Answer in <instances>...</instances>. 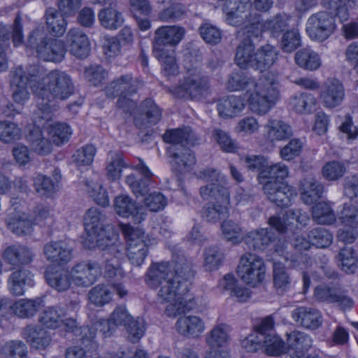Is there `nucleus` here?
Wrapping results in <instances>:
<instances>
[{
  "label": "nucleus",
  "instance_id": "nucleus-15",
  "mask_svg": "<svg viewBox=\"0 0 358 358\" xmlns=\"http://www.w3.org/2000/svg\"><path fill=\"white\" fill-rule=\"evenodd\" d=\"M315 299L320 302L336 303L343 310L351 309L355 304L348 292L337 285H320L315 288Z\"/></svg>",
  "mask_w": 358,
  "mask_h": 358
},
{
  "label": "nucleus",
  "instance_id": "nucleus-33",
  "mask_svg": "<svg viewBox=\"0 0 358 358\" xmlns=\"http://www.w3.org/2000/svg\"><path fill=\"white\" fill-rule=\"evenodd\" d=\"M299 192L302 201L311 205L322 198L324 187L315 178L308 177L301 180Z\"/></svg>",
  "mask_w": 358,
  "mask_h": 358
},
{
  "label": "nucleus",
  "instance_id": "nucleus-11",
  "mask_svg": "<svg viewBox=\"0 0 358 358\" xmlns=\"http://www.w3.org/2000/svg\"><path fill=\"white\" fill-rule=\"evenodd\" d=\"M237 273L245 284L255 287L264 279L266 273L264 262L257 255L246 252L240 259Z\"/></svg>",
  "mask_w": 358,
  "mask_h": 358
},
{
  "label": "nucleus",
  "instance_id": "nucleus-10",
  "mask_svg": "<svg viewBox=\"0 0 358 358\" xmlns=\"http://www.w3.org/2000/svg\"><path fill=\"white\" fill-rule=\"evenodd\" d=\"M41 73L36 66H29L24 71L21 66H19L10 72V87L13 101L19 104H24L29 99V93L27 90L28 85L33 89L34 82H38Z\"/></svg>",
  "mask_w": 358,
  "mask_h": 358
},
{
  "label": "nucleus",
  "instance_id": "nucleus-9",
  "mask_svg": "<svg viewBox=\"0 0 358 358\" xmlns=\"http://www.w3.org/2000/svg\"><path fill=\"white\" fill-rule=\"evenodd\" d=\"M43 29L36 28L31 33L27 43L32 48L36 49L38 57L47 62H59L66 53L64 43L62 41L43 38Z\"/></svg>",
  "mask_w": 358,
  "mask_h": 358
},
{
  "label": "nucleus",
  "instance_id": "nucleus-46",
  "mask_svg": "<svg viewBox=\"0 0 358 358\" xmlns=\"http://www.w3.org/2000/svg\"><path fill=\"white\" fill-rule=\"evenodd\" d=\"M46 25L48 31L54 36H63L66 29L67 22L64 15L53 8H49L45 12Z\"/></svg>",
  "mask_w": 358,
  "mask_h": 358
},
{
  "label": "nucleus",
  "instance_id": "nucleus-30",
  "mask_svg": "<svg viewBox=\"0 0 358 358\" xmlns=\"http://www.w3.org/2000/svg\"><path fill=\"white\" fill-rule=\"evenodd\" d=\"M292 317L299 325L308 329H316L322 323L320 312L313 308L300 306L292 312Z\"/></svg>",
  "mask_w": 358,
  "mask_h": 358
},
{
  "label": "nucleus",
  "instance_id": "nucleus-48",
  "mask_svg": "<svg viewBox=\"0 0 358 358\" xmlns=\"http://www.w3.org/2000/svg\"><path fill=\"white\" fill-rule=\"evenodd\" d=\"M64 313L57 307H48L38 317V322L45 328L57 329L63 327Z\"/></svg>",
  "mask_w": 358,
  "mask_h": 358
},
{
  "label": "nucleus",
  "instance_id": "nucleus-23",
  "mask_svg": "<svg viewBox=\"0 0 358 358\" xmlns=\"http://www.w3.org/2000/svg\"><path fill=\"white\" fill-rule=\"evenodd\" d=\"M345 97V90L337 79L329 78L322 86L320 99L326 108H334L341 104Z\"/></svg>",
  "mask_w": 358,
  "mask_h": 358
},
{
  "label": "nucleus",
  "instance_id": "nucleus-57",
  "mask_svg": "<svg viewBox=\"0 0 358 358\" xmlns=\"http://www.w3.org/2000/svg\"><path fill=\"white\" fill-rule=\"evenodd\" d=\"M10 31L0 23V73L8 69V52L10 50Z\"/></svg>",
  "mask_w": 358,
  "mask_h": 358
},
{
  "label": "nucleus",
  "instance_id": "nucleus-34",
  "mask_svg": "<svg viewBox=\"0 0 358 358\" xmlns=\"http://www.w3.org/2000/svg\"><path fill=\"white\" fill-rule=\"evenodd\" d=\"M266 139L275 143L285 141L293 136L292 127L287 122L277 119H269L264 125Z\"/></svg>",
  "mask_w": 358,
  "mask_h": 358
},
{
  "label": "nucleus",
  "instance_id": "nucleus-26",
  "mask_svg": "<svg viewBox=\"0 0 358 358\" xmlns=\"http://www.w3.org/2000/svg\"><path fill=\"white\" fill-rule=\"evenodd\" d=\"M66 41L70 52L80 59L86 58L90 52V43L84 31L74 27L69 29L66 34Z\"/></svg>",
  "mask_w": 358,
  "mask_h": 358
},
{
  "label": "nucleus",
  "instance_id": "nucleus-28",
  "mask_svg": "<svg viewBox=\"0 0 358 358\" xmlns=\"http://www.w3.org/2000/svg\"><path fill=\"white\" fill-rule=\"evenodd\" d=\"M44 306V301L41 297L34 299H20L11 305L8 302V307L14 315L22 319H29L34 317Z\"/></svg>",
  "mask_w": 358,
  "mask_h": 358
},
{
  "label": "nucleus",
  "instance_id": "nucleus-12",
  "mask_svg": "<svg viewBox=\"0 0 358 358\" xmlns=\"http://www.w3.org/2000/svg\"><path fill=\"white\" fill-rule=\"evenodd\" d=\"M102 266L94 259L76 262L70 269L72 283L77 287L87 288L96 283L102 275Z\"/></svg>",
  "mask_w": 358,
  "mask_h": 358
},
{
  "label": "nucleus",
  "instance_id": "nucleus-42",
  "mask_svg": "<svg viewBox=\"0 0 358 358\" xmlns=\"http://www.w3.org/2000/svg\"><path fill=\"white\" fill-rule=\"evenodd\" d=\"M294 60L297 66L309 71H316L322 65L319 54L308 47L298 50L294 55Z\"/></svg>",
  "mask_w": 358,
  "mask_h": 358
},
{
  "label": "nucleus",
  "instance_id": "nucleus-47",
  "mask_svg": "<svg viewBox=\"0 0 358 358\" xmlns=\"http://www.w3.org/2000/svg\"><path fill=\"white\" fill-rule=\"evenodd\" d=\"M311 215L313 220L318 224L329 225L336 220V214L330 203L320 201L312 207Z\"/></svg>",
  "mask_w": 358,
  "mask_h": 358
},
{
  "label": "nucleus",
  "instance_id": "nucleus-45",
  "mask_svg": "<svg viewBox=\"0 0 358 358\" xmlns=\"http://www.w3.org/2000/svg\"><path fill=\"white\" fill-rule=\"evenodd\" d=\"M115 330V325L109 318L108 320L99 319L92 327H84L81 332L85 335L83 336V339L91 343L95 338L96 331H99L104 337H108L113 334Z\"/></svg>",
  "mask_w": 358,
  "mask_h": 358
},
{
  "label": "nucleus",
  "instance_id": "nucleus-44",
  "mask_svg": "<svg viewBox=\"0 0 358 358\" xmlns=\"http://www.w3.org/2000/svg\"><path fill=\"white\" fill-rule=\"evenodd\" d=\"M127 167L120 152H110L106 163V177L110 181H117L122 177V169Z\"/></svg>",
  "mask_w": 358,
  "mask_h": 358
},
{
  "label": "nucleus",
  "instance_id": "nucleus-21",
  "mask_svg": "<svg viewBox=\"0 0 358 358\" xmlns=\"http://www.w3.org/2000/svg\"><path fill=\"white\" fill-rule=\"evenodd\" d=\"M141 175L137 177L134 174H130L125 178V182L130 187L136 196H143L148 193L151 185L152 173L142 160L134 166Z\"/></svg>",
  "mask_w": 358,
  "mask_h": 358
},
{
  "label": "nucleus",
  "instance_id": "nucleus-3",
  "mask_svg": "<svg viewBox=\"0 0 358 358\" xmlns=\"http://www.w3.org/2000/svg\"><path fill=\"white\" fill-rule=\"evenodd\" d=\"M32 87L38 98L36 115L43 114V117L46 119H52L55 110L52 102L65 100L74 92L71 77L66 72L57 69L50 71L42 78V83ZM36 117L38 118V115Z\"/></svg>",
  "mask_w": 358,
  "mask_h": 358
},
{
  "label": "nucleus",
  "instance_id": "nucleus-1",
  "mask_svg": "<svg viewBox=\"0 0 358 358\" xmlns=\"http://www.w3.org/2000/svg\"><path fill=\"white\" fill-rule=\"evenodd\" d=\"M278 78L273 72H266L258 80L244 73L233 72L229 76L227 88L230 91H246L248 103L255 114H266L275 104L279 91Z\"/></svg>",
  "mask_w": 358,
  "mask_h": 358
},
{
  "label": "nucleus",
  "instance_id": "nucleus-4",
  "mask_svg": "<svg viewBox=\"0 0 358 358\" xmlns=\"http://www.w3.org/2000/svg\"><path fill=\"white\" fill-rule=\"evenodd\" d=\"M165 143L171 144L166 153L173 168L180 173L189 171L196 163L195 157L187 145L199 143V138L190 127L168 129L163 135Z\"/></svg>",
  "mask_w": 358,
  "mask_h": 358
},
{
  "label": "nucleus",
  "instance_id": "nucleus-16",
  "mask_svg": "<svg viewBox=\"0 0 358 358\" xmlns=\"http://www.w3.org/2000/svg\"><path fill=\"white\" fill-rule=\"evenodd\" d=\"M108 243L109 245L105 248H100L102 250H107L104 262V274L107 278L119 280L125 275L121 266L124 256V246L120 242L118 236L115 243Z\"/></svg>",
  "mask_w": 358,
  "mask_h": 358
},
{
  "label": "nucleus",
  "instance_id": "nucleus-6",
  "mask_svg": "<svg viewBox=\"0 0 358 358\" xmlns=\"http://www.w3.org/2000/svg\"><path fill=\"white\" fill-rule=\"evenodd\" d=\"M105 215L97 208H91L84 217L85 229L87 237L84 245L89 249L98 247L105 248L108 241L115 243L117 233L110 225H105Z\"/></svg>",
  "mask_w": 358,
  "mask_h": 358
},
{
  "label": "nucleus",
  "instance_id": "nucleus-14",
  "mask_svg": "<svg viewBox=\"0 0 358 358\" xmlns=\"http://www.w3.org/2000/svg\"><path fill=\"white\" fill-rule=\"evenodd\" d=\"M185 30L183 27L172 26H161L155 31L152 41V52L154 57H161V52L164 51H174L173 48L183 38Z\"/></svg>",
  "mask_w": 358,
  "mask_h": 358
},
{
  "label": "nucleus",
  "instance_id": "nucleus-43",
  "mask_svg": "<svg viewBox=\"0 0 358 358\" xmlns=\"http://www.w3.org/2000/svg\"><path fill=\"white\" fill-rule=\"evenodd\" d=\"M141 115L145 117L146 122H141L138 118H135V124L139 127H145L147 124H156L162 118V110L151 99H146L141 105Z\"/></svg>",
  "mask_w": 358,
  "mask_h": 358
},
{
  "label": "nucleus",
  "instance_id": "nucleus-63",
  "mask_svg": "<svg viewBox=\"0 0 358 358\" xmlns=\"http://www.w3.org/2000/svg\"><path fill=\"white\" fill-rule=\"evenodd\" d=\"M96 152V149L93 145H86L78 149L72 155L73 162L78 166L90 165L94 160Z\"/></svg>",
  "mask_w": 358,
  "mask_h": 358
},
{
  "label": "nucleus",
  "instance_id": "nucleus-64",
  "mask_svg": "<svg viewBox=\"0 0 358 358\" xmlns=\"http://www.w3.org/2000/svg\"><path fill=\"white\" fill-rule=\"evenodd\" d=\"M21 129L14 122L9 121L0 122V140L9 143L18 140L21 136Z\"/></svg>",
  "mask_w": 358,
  "mask_h": 358
},
{
  "label": "nucleus",
  "instance_id": "nucleus-60",
  "mask_svg": "<svg viewBox=\"0 0 358 358\" xmlns=\"http://www.w3.org/2000/svg\"><path fill=\"white\" fill-rule=\"evenodd\" d=\"M161 57H155L162 66V72L165 76H176L178 66L176 60L175 51H164L161 52Z\"/></svg>",
  "mask_w": 358,
  "mask_h": 358
},
{
  "label": "nucleus",
  "instance_id": "nucleus-29",
  "mask_svg": "<svg viewBox=\"0 0 358 358\" xmlns=\"http://www.w3.org/2000/svg\"><path fill=\"white\" fill-rule=\"evenodd\" d=\"M101 8L98 13V20L104 29L114 31L117 30L124 24L123 13L118 9L115 0Z\"/></svg>",
  "mask_w": 358,
  "mask_h": 358
},
{
  "label": "nucleus",
  "instance_id": "nucleus-27",
  "mask_svg": "<svg viewBox=\"0 0 358 358\" xmlns=\"http://www.w3.org/2000/svg\"><path fill=\"white\" fill-rule=\"evenodd\" d=\"M34 284V275L25 268L13 271L7 280L9 292L16 296L24 295L27 287H32Z\"/></svg>",
  "mask_w": 358,
  "mask_h": 358
},
{
  "label": "nucleus",
  "instance_id": "nucleus-39",
  "mask_svg": "<svg viewBox=\"0 0 358 358\" xmlns=\"http://www.w3.org/2000/svg\"><path fill=\"white\" fill-rule=\"evenodd\" d=\"M278 59V51L276 48L266 43L259 48L256 51L253 69L262 72L274 65Z\"/></svg>",
  "mask_w": 358,
  "mask_h": 358
},
{
  "label": "nucleus",
  "instance_id": "nucleus-40",
  "mask_svg": "<svg viewBox=\"0 0 358 358\" xmlns=\"http://www.w3.org/2000/svg\"><path fill=\"white\" fill-rule=\"evenodd\" d=\"M255 45L248 38H243L236 48V64L242 69L254 68Z\"/></svg>",
  "mask_w": 358,
  "mask_h": 358
},
{
  "label": "nucleus",
  "instance_id": "nucleus-32",
  "mask_svg": "<svg viewBox=\"0 0 358 358\" xmlns=\"http://www.w3.org/2000/svg\"><path fill=\"white\" fill-rule=\"evenodd\" d=\"M287 341L289 345L287 358H301L311 348L313 343V340L308 334L299 331H294L289 334Z\"/></svg>",
  "mask_w": 358,
  "mask_h": 358
},
{
  "label": "nucleus",
  "instance_id": "nucleus-56",
  "mask_svg": "<svg viewBox=\"0 0 358 358\" xmlns=\"http://www.w3.org/2000/svg\"><path fill=\"white\" fill-rule=\"evenodd\" d=\"M49 134L52 138L53 143L59 145L67 142L71 134V129L69 125L65 123H55L46 127Z\"/></svg>",
  "mask_w": 358,
  "mask_h": 358
},
{
  "label": "nucleus",
  "instance_id": "nucleus-50",
  "mask_svg": "<svg viewBox=\"0 0 358 358\" xmlns=\"http://www.w3.org/2000/svg\"><path fill=\"white\" fill-rule=\"evenodd\" d=\"M316 104L315 96L310 93H301L292 97L290 106L294 111L301 114L311 113Z\"/></svg>",
  "mask_w": 358,
  "mask_h": 358
},
{
  "label": "nucleus",
  "instance_id": "nucleus-58",
  "mask_svg": "<svg viewBox=\"0 0 358 358\" xmlns=\"http://www.w3.org/2000/svg\"><path fill=\"white\" fill-rule=\"evenodd\" d=\"M273 283L277 291L283 294L291 286V279L285 267L278 263L273 265Z\"/></svg>",
  "mask_w": 358,
  "mask_h": 358
},
{
  "label": "nucleus",
  "instance_id": "nucleus-2",
  "mask_svg": "<svg viewBox=\"0 0 358 358\" xmlns=\"http://www.w3.org/2000/svg\"><path fill=\"white\" fill-rule=\"evenodd\" d=\"M145 282L149 287L158 289L157 299L160 303H169L165 310L167 316L176 317L187 310L184 296L189 288L175 279L166 262L152 264L147 271Z\"/></svg>",
  "mask_w": 358,
  "mask_h": 358
},
{
  "label": "nucleus",
  "instance_id": "nucleus-17",
  "mask_svg": "<svg viewBox=\"0 0 358 358\" xmlns=\"http://www.w3.org/2000/svg\"><path fill=\"white\" fill-rule=\"evenodd\" d=\"M36 113L37 110H35L32 116L34 127L29 130L27 140L33 151L45 155L52 151V144L49 139L44 136L43 129H46L47 124L52 119L43 118V114L38 115L37 118Z\"/></svg>",
  "mask_w": 358,
  "mask_h": 358
},
{
  "label": "nucleus",
  "instance_id": "nucleus-31",
  "mask_svg": "<svg viewBox=\"0 0 358 358\" xmlns=\"http://www.w3.org/2000/svg\"><path fill=\"white\" fill-rule=\"evenodd\" d=\"M275 240V236L270 228L252 230L243 238L249 249L260 251L266 250Z\"/></svg>",
  "mask_w": 358,
  "mask_h": 358
},
{
  "label": "nucleus",
  "instance_id": "nucleus-7",
  "mask_svg": "<svg viewBox=\"0 0 358 358\" xmlns=\"http://www.w3.org/2000/svg\"><path fill=\"white\" fill-rule=\"evenodd\" d=\"M203 199H211L202 210V217L208 222L217 223L229 216L230 192L224 185H205L200 188Z\"/></svg>",
  "mask_w": 358,
  "mask_h": 358
},
{
  "label": "nucleus",
  "instance_id": "nucleus-19",
  "mask_svg": "<svg viewBox=\"0 0 358 358\" xmlns=\"http://www.w3.org/2000/svg\"><path fill=\"white\" fill-rule=\"evenodd\" d=\"M114 209L116 213L122 217H131L135 223L139 224L145 220V208L137 204L129 196L121 194L114 199Z\"/></svg>",
  "mask_w": 358,
  "mask_h": 358
},
{
  "label": "nucleus",
  "instance_id": "nucleus-62",
  "mask_svg": "<svg viewBox=\"0 0 358 358\" xmlns=\"http://www.w3.org/2000/svg\"><path fill=\"white\" fill-rule=\"evenodd\" d=\"M204 267L206 271L217 270L222 264L223 253L217 246L206 248L204 252Z\"/></svg>",
  "mask_w": 358,
  "mask_h": 358
},
{
  "label": "nucleus",
  "instance_id": "nucleus-8",
  "mask_svg": "<svg viewBox=\"0 0 358 358\" xmlns=\"http://www.w3.org/2000/svg\"><path fill=\"white\" fill-rule=\"evenodd\" d=\"M172 94L180 99L199 100L206 97L210 92L208 78L202 74L200 69H188L178 85L171 90Z\"/></svg>",
  "mask_w": 358,
  "mask_h": 358
},
{
  "label": "nucleus",
  "instance_id": "nucleus-24",
  "mask_svg": "<svg viewBox=\"0 0 358 358\" xmlns=\"http://www.w3.org/2000/svg\"><path fill=\"white\" fill-rule=\"evenodd\" d=\"M176 331L188 338H197L206 329L205 322L199 316L189 315L180 316L175 324Z\"/></svg>",
  "mask_w": 358,
  "mask_h": 358
},
{
  "label": "nucleus",
  "instance_id": "nucleus-20",
  "mask_svg": "<svg viewBox=\"0 0 358 358\" xmlns=\"http://www.w3.org/2000/svg\"><path fill=\"white\" fill-rule=\"evenodd\" d=\"M143 85V81L138 78H134L131 74L122 75L106 87V94L110 98L123 94H134Z\"/></svg>",
  "mask_w": 358,
  "mask_h": 358
},
{
  "label": "nucleus",
  "instance_id": "nucleus-36",
  "mask_svg": "<svg viewBox=\"0 0 358 358\" xmlns=\"http://www.w3.org/2000/svg\"><path fill=\"white\" fill-rule=\"evenodd\" d=\"M22 335L29 345L37 350L45 349L52 341L50 334L43 328L36 325L26 327Z\"/></svg>",
  "mask_w": 358,
  "mask_h": 358
},
{
  "label": "nucleus",
  "instance_id": "nucleus-13",
  "mask_svg": "<svg viewBox=\"0 0 358 358\" xmlns=\"http://www.w3.org/2000/svg\"><path fill=\"white\" fill-rule=\"evenodd\" d=\"M119 227L128 241L127 257L129 262L134 266H141L148 252V248L143 241L142 231L127 224H120Z\"/></svg>",
  "mask_w": 358,
  "mask_h": 358
},
{
  "label": "nucleus",
  "instance_id": "nucleus-22",
  "mask_svg": "<svg viewBox=\"0 0 358 358\" xmlns=\"http://www.w3.org/2000/svg\"><path fill=\"white\" fill-rule=\"evenodd\" d=\"M341 220L346 227L338 231V241L346 244L354 243L358 236L357 210L353 208L344 207L341 212Z\"/></svg>",
  "mask_w": 358,
  "mask_h": 358
},
{
  "label": "nucleus",
  "instance_id": "nucleus-55",
  "mask_svg": "<svg viewBox=\"0 0 358 358\" xmlns=\"http://www.w3.org/2000/svg\"><path fill=\"white\" fill-rule=\"evenodd\" d=\"M8 228L17 235H27L31 232L33 222L24 215L9 217L6 220Z\"/></svg>",
  "mask_w": 358,
  "mask_h": 358
},
{
  "label": "nucleus",
  "instance_id": "nucleus-59",
  "mask_svg": "<svg viewBox=\"0 0 358 358\" xmlns=\"http://www.w3.org/2000/svg\"><path fill=\"white\" fill-rule=\"evenodd\" d=\"M308 237L313 245L317 248H327L332 243L333 236L326 229L317 227L308 232Z\"/></svg>",
  "mask_w": 358,
  "mask_h": 358
},
{
  "label": "nucleus",
  "instance_id": "nucleus-61",
  "mask_svg": "<svg viewBox=\"0 0 358 358\" xmlns=\"http://www.w3.org/2000/svg\"><path fill=\"white\" fill-rule=\"evenodd\" d=\"M221 230L224 238L234 244L240 243L242 237V229L240 225L231 220H225L221 224Z\"/></svg>",
  "mask_w": 358,
  "mask_h": 358
},
{
  "label": "nucleus",
  "instance_id": "nucleus-53",
  "mask_svg": "<svg viewBox=\"0 0 358 358\" xmlns=\"http://www.w3.org/2000/svg\"><path fill=\"white\" fill-rule=\"evenodd\" d=\"M113 298V292L104 284H98L88 292V299L96 306L101 307L108 303Z\"/></svg>",
  "mask_w": 358,
  "mask_h": 358
},
{
  "label": "nucleus",
  "instance_id": "nucleus-52",
  "mask_svg": "<svg viewBox=\"0 0 358 358\" xmlns=\"http://www.w3.org/2000/svg\"><path fill=\"white\" fill-rule=\"evenodd\" d=\"M341 268L347 273H354L357 268V256L351 247H344L337 255Z\"/></svg>",
  "mask_w": 358,
  "mask_h": 358
},
{
  "label": "nucleus",
  "instance_id": "nucleus-37",
  "mask_svg": "<svg viewBox=\"0 0 358 358\" xmlns=\"http://www.w3.org/2000/svg\"><path fill=\"white\" fill-rule=\"evenodd\" d=\"M34 257L32 250L22 245L8 246L3 253L4 261L12 266L29 264L33 261Z\"/></svg>",
  "mask_w": 358,
  "mask_h": 358
},
{
  "label": "nucleus",
  "instance_id": "nucleus-49",
  "mask_svg": "<svg viewBox=\"0 0 358 358\" xmlns=\"http://www.w3.org/2000/svg\"><path fill=\"white\" fill-rule=\"evenodd\" d=\"M229 327L225 324L215 326L205 336L206 343L211 349L225 345L229 340Z\"/></svg>",
  "mask_w": 358,
  "mask_h": 358
},
{
  "label": "nucleus",
  "instance_id": "nucleus-35",
  "mask_svg": "<svg viewBox=\"0 0 358 358\" xmlns=\"http://www.w3.org/2000/svg\"><path fill=\"white\" fill-rule=\"evenodd\" d=\"M44 255L46 259L55 264H65L72 257V250L62 241H52L44 246Z\"/></svg>",
  "mask_w": 358,
  "mask_h": 358
},
{
  "label": "nucleus",
  "instance_id": "nucleus-38",
  "mask_svg": "<svg viewBox=\"0 0 358 358\" xmlns=\"http://www.w3.org/2000/svg\"><path fill=\"white\" fill-rule=\"evenodd\" d=\"M245 107L244 98L231 95L219 100L217 109L219 115L224 118H232L239 115Z\"/></svg>",
  "mask_w": 358,
  "mask_h": 358
},
{
  "label": "nucleus",
  "instance_id": "nucleus-25",
  "mask_svg": "<svg viewBox=\"0 0 358 358\" xmlns=\"http://www.w3.org/2000/svg\"><path fill=\"white\" fill-rule=\"evenodd\" d=\"M173 272V277L178 282L189 288L194 278L192 262L183 255H175L171 262H167Z\"/></svg>",
  "mask_w": 358,
  "mask_h": 358
},
{
  "label": "nucleus",
  "instance_id": "nucleus-51",
  "mask_svg": "<svg viewBox=\"0 0 358 358\" xmlns=\"http://www.w3.org/2000/svg\"><path fill=\"white\" fill-rule=\"evenodd\" d=\"M289 16L285 13L277 14L262 23L264 31H268L271 36L278 37L289 26Z\"/></svg>",
  "mask_w": 358,
  "mask_h": 358
},
{
  "label": "nucleus",
  "instance_id": "nucleus-18",
  "mask_svg": "<svg viewBox=\"0 0 358 358\" xmlns=\"http://www.w3.org/2000/svg\"><path fill=\"white\" fill-rule=\"evenodd\" d=\"M334 24L329 12H318L312 15L306 23V31L313 40L323 41L333 32Z\"/></svg>",
  "mask_w": 358,
  "mask_h": 358
},
{
  "label": "nucleus",
  "instance_id": "nucleus-5",
  "mask_svg": "<svg viewBox=\"0 0 358 358\" xmlns=\"http://www.w3.org/2000/svg\"><path fill=\"white\" fill-rule=\"evenodd\" d=\"M288 174V168L285 164L276 163L264 167L258 176L268 199L278 206H288L296 196L295 190L282 182Z\"/></svg>",
  "mask_w": 358,
  "mask_h": 358
},
{
  "label": "nucleus",
  "instance_id": "nucleus-54",
  "mask_svg": "<svg viewBox=\"0 0 358 358\" xmlns=\"http://www.w3.org/2000/svg\"><path fill=\"white\" fill-rule=\"evenodd\" d=\"M301 45V36L296 29H292L283 33L280 41V48L282 52L291 53Z\"/></svg>",
  "mask_w": 358,
  "mask_h": 358
},
{
  "label": "nucleus",
  "instance_id": "nucleus-41",
  "mask_svg": "<svg viewBox=\"0 0 358 358\" xmlns=\"http://www.w3.org/2000/svg\"><path fill=\"white\" fill-rule=\"evenodd\" d=\"M45 278L48 284L58 292L66 291L72 283L70 271L48 268L45 273Z\"/></svg>",
  "mask_w": 358,
  "mask_h": 358
}]
</instances>
